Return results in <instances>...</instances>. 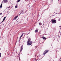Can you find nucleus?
Here are the masks:
<instances>
[{"label": "nucleus", "instance_id": "f257e3e1", "mask_svg": "<svg viewBox=\"0 0 61 61\" xmlns=\"http://www.w3.org/2000/svg\"><path fill=\"white\" fill-rule=\"evenodd\" d=\"M31 39H28V41L27 42V46H30L32 45V42L30 41Z\"/></svg>", "mask_w": 61, "mask_h": 61}, {"label": "nucleus", "instance_id": "f03ea898", "mask_svg": "<svg viewBox=\"0 0 61 61\" xmlns=\"http://www.w3.org/2000/svg\"><path fill=\"white\" fill-rule=\"evenodd\" d=\"M51 23L53 24H55L56 23V20L55 19L52 20L51 21Z\"/></svg>", "mask_w": 61, "mask_h": 61}, {"label": "nucleus", "instance_id": "7ed1b4c3", "mask_svg": "<svg viewBox=\"0 0 61 61\" xmlns=\"http://www.w3.org/2000/svg\"><path fill=\"white\" fill-rule=\"evenodd\" d=\"M48 51H48V50H46L43 53V55H46V53H47Z\"/></svg>", "mask_w": 61, "mask_h": 61}, {"label": "nucleus", "instance_id": "20e7f679", "mask_svg": "<svg viewBox=\"0 0 61 61\" xmlns=\"http://www.w3.org/2000/svg\"><path fill=\"white\" fill-rule=\"evenodd\" d=\"M3 2H4V4H5V3H6L8 2V0H4Z\"/></svg>", "mask_w": 61, "mask_h": 61}, {"label": "nucleus", "instance_id": "39448f33", "mask_svg": "<svg viewBox=\"0 0 61 61\" xmlns=\"http://www.w3.org/2000/svg\"><path fill=\"white\" fill-rule=\"evenodd\" d=\"M18 17V15L16 16L13 19V20H15V19H16V18H17V17Z\"/></svg>", "mask_w": 61, "mask_h": 61}, {"label": "nucleus", "instance_id": "423d86ee", "mask_svg": "<svg viewBox=\"0 0 61 61\" xmlns=\"http://www.w3.org/2000/svg\"><path fill=\"white\" fill-rule=\"evenodd\" d=\"M5 18H6V17H5L3 19V20L2 22H4L5 20Z\"/></svg>", "mask_w": 61, "mask_h": 61}, {"label": "nucleus", "instance_id": "0eeeda50", "mask_svg": "<svg viewBox=\"0 0 61 61\" xmlns=\"http://www.w3.org/2000/svg\"><path fill=\"white\" fill-rule=\"evenodd\" d=\"M38 29L37 28L36 29V30L35 31V32L37 33V32H38Z\"/></svg>", "mask_w": 61, "mask_h": 61}, {"label": "nucleus", "instance_id": "6e6552de", "mask_svg": "<svg viewBox=\"0 0 61 61\" xmlns=\"http://www.w3.org/2000/svg\"><path fill=\"white\" fill-rule=\"evenodd\" d=\"M23 46H21L20 48V51H22V50H23Z\"/></svg>", "mask_w": 61, "mask_h": 61}, {"label": "nucleus", "instance_id": "1a4fd4ad", "mask_svg": "<svg viewBox=\"0 0 61 61\" xmlns=\"http://www.w3.org/2000/svg\"><path fill=\"white\" fill-rule=\"evenodd\" d=\"M23 35H24L23 33H22V34L21 36H20V38H21V37H22V36H23Z\"/></svg>", "mask_w": 61, "mask_h": 61}, {"label": "nucleus", "instance_id": "9d476101", "mask_svg": "<svg viewBox=\"0 0 61 61\" xmlns=\"http://www.w3.org/2000/svg\"><path fill=\"white\" fill-rule=\"evenodd\" d=\"M2 5H3V3L2 2L0 6V8H1L2 7Z\"/></svg>", "mask_w": 61, "mask_h": 61}, {"label": "nucleus", "instance_id": "9b49d317", "mask_svg": "<svg viewBox=\"0 0 61 61\" xmlns=\"http://www.w3.org/2000/svg\"><path fill=\"white\" fill-rule=\"evenodd\" d=\"M39 24L40 25H42V23H39Z\"/></svg>", "mask_w": 61, "mask_h": 61}, {"label": "nucleus", "instance_id": "f8f14e48", "mask_svg": "<svg viewBox=\"0 0 61 61\" xmlns=\"http://www.w3.org/2000/svg\"><path fill=\"white\" fill-rule=\"evenodd\" d=\"M20 0H18V1H17V3H18L19 2H20Z\"/></svg>", "mask_w": 61, "mask_h": 61}, {"label": "nucleus", "instance_id": "ddd939ff", "mask_svg": "<svg viewBox=\"0 0 61 61\" xmlns=\"http://www.w3.org/2000/svg\"><path fill=\"white\" fill-rule=\"evenodd\" d=\"M42 38H46V37H44V36L42 37Z\"/></svg>", "mask_w": 61, "mask_h": 61}, {"label": "nucleus", "instance_id": "4468645a", "mask_svg": "<svg viewBox=\"0 0 61 61\" xmlns=\"http://www.w3.org/2000/svg\"><path fill=\"white\" fill-rule=\"evenodd\" d=\"M23 10H22L21 11V13L22 14V13H23Z\"/></svg>", "mask_w": 61, "mask_h": 61}, {"label": "nucleus", "instance_id": "2eb2a0df", "mask_svg": "<svg viewBox=\"0 0 61 61\" xmlns=\"http://www.w3.org/2000/svg\"><path fill=\"white\" fill-rule=\"evenodd\" d=\"M15 8H17V6L16 5L15 6Z\"/></svg>", "mask_w": 61, "mask_h": 61}, {"label": "nucleus", "instance_id": "dca6fc26", "mask_svg": "<svg viewBox=\"0 0 61 61\" xmlns=\"http://www.w3.org/2000/svg\"><path fill=\"white\" fill-rule=\"evenodd\" d=\"M57 40L58 41H59V38H58L57 39Z\"/></svg>", "mask_w": 61, "mask_h": 61}, {"label": "nucleus", "instance_id": "f3484780", "mask_svg": "<svg viewBox=\"0 0 61 61\" xmlns=\"http://www.w3.org/2000/svg\"><path fill=\"white\" fill-rule=\"evenodd\" d=\"M43 40H46V38H43Z\"/></svg>", "mask_w": 61, "mask_h": 61}, {"label": "nucleus", "instance_id": "a211bd4d", "mask_svg": "<svg viewBox=\"0 0 61 61\" xmlns=\"http://www.w3.org/2000/svg\"><path fill=\"white\" fill-rule=\"evenodd\" d=\"M1 53H0V57H1Z\"/></svg>", "mask_w": 61, "mask_h": 61}, {"label": "nucleus", "instance_id": "6ab92c4d", "mask_svg": "<svg viewBox=\"0 0 61 61\" xmlns=\"http://www.w3.org/2000/svg\"><path fill=\"white\" fill-rule=\"evenodd\" d=\"M22 38H25V36H23L22 37Z\"/></svg>", "mask_w": 61, "mask_h": 61}, {"label": "nucleus", "instance_id": "aec40b11", "mask_svg": "<svg viewBox=\"0 0 61 61\" xmlns=\"http://www.w3.org/2000/svg\"><path fill=\"white\" fill-rule=\"evenodd\" d=\"M61 19H59V21H60V20Z\"/></svg>", "mask_w": 61, "mask_h": 61}, {"label": "nucleus", "instance_id": "412c9836", "mask_svg": "<svg viewBox=\"0 0 61 61\" xmlns=\"http://www.w3.org/2000/svg\"><path fill=\"white\" fill-rule=\"evenodd\" d=\"M2 13H0V15H2Z\"/></svg>", "mask_w": 61, "mask_h": 61}, {"label": "nucleus", "instance_id": "4be33fe9", "mask_svg": "<svg viewBox=\"0 0 61 61\" xmlns=\"http://www.w3.org/2000/svg\"><path fill=\"white\" fill-rule=\"evenodd\" d=\"M21 39L20 38V40Z\"/></svg>", "mask_w": 61, "mask_h": 61}, {"label": "nucleus", "instance_id": "5701e85b", "mask_svg": "<svg viewBox=\"0 0 61 61\" xmlns=\"http://www.w3.org/2000/svg\"><path fill=\"white\" fill-rule=\"evenodd\" d=\"M35 47H36H36H36V46H35Z\"/></svg>", "mask_w": 61, "mask_h": 61}, {"label": "nucleus", "instance_id": "b1692460", "mask_svg": "<svg viewBox=\"0 0 61 61\" xmlns=\"http://www.w3.org/2000/svg\"><path fill=\"white\" fill-rule=\"evenodd\" d=\"M10 8V7H9V8Z\"/></svg>", "mask_w": 61, "mask_h": 61}, {"label": "nucleus", "instance_id": "393cba45", "mask_svg": "<svg viewBox=\"0 0 61 61\" xmlns=\"http://www.w3.org/2000/svg\"><path fill=\"white\" fill-rule=\"evenodd\" d=\"M59 27H61V26H59Z\"/></svg>", "mask_w": 61, "mask_h": 61}, {"label": "nucleus", "instance_id": "a878e982", "mask_svg": "<svg viewBox=\"0 0 61 61\" xmlns=\"http://www.w3.org/2000/svg\"><path fill=\"white\" fill-rule=\"evenodd\" d=\"M0 50H1V49L0 48Z\"/></svg>", "mask_w": 61, "mask_h": 61}, {"label": "nucleus", "instance_id": "bb28decb", "mask_svg": "<svg viewBox=\"0 0 61 61\" xmlns=\"http://www.w3.org/2000/svg\"><path fill=\"white\" fill-rule=\"evenodd\" d=\"M61 58H60V59H61Z\"/></svg>", "mask_w": 61, "mask_h": 61}, {"label": "nucleus", "instance_id": "cd10ccee", "mask_svg": "<svg viewBox=\"0 0 61 61\" xmlns=\"http://www.w3.org/2000/svg\"><path fill=\"white\" fill-rule=\"evenodd\" d=\"M38 56H37V57H38Z\"/></svg>", "mask_w": 61, "mask_h": 61}]
</instances>
